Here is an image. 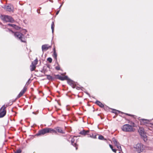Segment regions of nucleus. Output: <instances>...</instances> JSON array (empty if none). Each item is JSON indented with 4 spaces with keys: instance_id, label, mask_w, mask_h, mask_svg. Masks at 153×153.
Returning <instances> with one entry per match:
<instances>
[{
    "instance_id": "nucleus-10",
    "label": "nucleus",
    "mask_w": 153,
    "mask_h": 153,
    "mask_svg": "<svg viewBox=\"0 0 153 153\" xmlns=\"http://www.w3.org/2000/svg\"><path fill=\"white\" fill-rule=\"evenodd\" d=\"M112 141L114 143L117 148L119 151H120L122 150L121 146L119 143L117 141V140L114 138L112 139Z\"/></svg>"
},
{
    "instance_id": "nucleus-4",
    "label": "nucleus",
    "mask_w": 153,
    "mask_h": 153,
    "mask_svg": "<svg viewBox=\"0 0 153 153\" xmlns=\"http://www.w3.org/2000/svg\"><path fill=\"white\" fill-rule=\"evenodd\" d=\"M122 130L124 131L131 132L133 131V127L128 124L124 125L122 127Z\"/></svg>"
},
{
    "instance_id": "nucleus-15",
    "label": "nucleus",
    "mask_w": 153,
    "mask_h": 153,
    "mask_svg": "<svg viewBox=\"0 0 153 153\" xmlns=\"http://www.w3.org/2000/svg\"><path fill=\"white\" fill-rule=\"evenodd\" d=\"M6 10L8 11H11L13 10V7L10 5L7 6L6 7Z\"/></svg>"
},
{
    "instance_id": "nucleus-23",
    "label": "nucleus",
    "mask_w": 153,
    "mask_h": 153,
    "mask_svg": "<svg viewBox=\"0 0 153 153\" xmlns=\"http://www.w3.org/2000/svg\"><path fill=\"white\" fill-rule=\"evenodd\" d=\"M53 56L56 60L57 59V54L56 51H54V52H53Z\"/></svg>"
},
{
    "instance_id": "nucleus-18",
    "label": "nucleus",
    "mask_w": 153,
    "mask_h": 153,
    "mask_svg": "<svg viewBox=\"0 0 153 153\" xmlns=\"http://www.w3.org/2000/svg\"><path fill=\"white\" fill-rule=\"evenodd\" d=\"M7 25L8 26L13 27L16 29L18 30L19 28V27L18 26L14 24H9Z\"/></svg>"
},
{
    "instance_id": "nucleus-33",
    "label": "nucleus",
    "mask_w": 153,
    "mask_h": 153,
    "mask_svg": "<svg viewBox=\"0 0 153 153\" xmlns=\"http://www.w3.org/2000/svg\"><path fill=\"white\" fill-rule=\"evenodd\" d=\"M59 11H60V10H59L57 11V12L56 13V15H57L58 14Z\"/></svg>"
},
{
    "instance_id": "nucleus-13",
    "label": "nucleus",
    "mask_w": 153,
    "mask_h": 153,
    "mask_svg": "<svg viewBox=\"0 0 153 153\" xmlns=\"http://www.w3.org/2000/svg\"><path fill=\"white\" fill-rule=\"evenodd\" d=\"M26 89H27L25 87L24 88L23 90H22L20 92V93H19V94L18 96L17 97L18 98H19L20 97H21L23 95V94L25 93V91L26 90Z\"/></svg>"
},
{
    "instance_id": "nucleus-36",
    "label": "nucleus",
    "mask_w": 153,
    "mask_h": 153,
    "mask_svg": "<svg viewBox=\"0 0 153 153\" xmlns=\"http://www.w3.org/2000/svg\"><path fill=\"white\" fill-rule=\"evenodd\" d=\"M49 1L52 3L53 2V1L52 0H49Z\"/></svg>"
},
{
    "instance_id": "nucleus-8",
    "label": "nucleus",
    "mask_w": 153,
    "mask_h": 153,
    "mask_svg": "<svg viewBox=\"0 0 153 153\" xmlns=\"http://www.w3.org/2000/svg\"><path fill=\"white\" fill-rule=\"evenodd\" d=\"M38 62V60L36 59L32 62L31 65L30 66L31 71H33L36 68V65L37 64Z\"/></svg>"
},
{
    "instance_id": "nucleus-25",
    "label": "nucleus",
    "mask_w": 153,
    "mask_h": 153,
    "mask_svg": "<svg viewBox=\"0 0 153 153\" xmlns=\"http://www.w3.org/2000/svg\"><path fill=\"white\" fill-rule=\"evenodd\" d=\"M47 76V79L49 80H52L53 79L52 77L49 75H46Z\"/></svg>"
},
{
    "instance_id": "nucleus-35",
    "label": "nucleus",
    "mask_w": 153,
    "mask_h": 153,
    "mask_svg": "<svg viewBox=\"0 0 153 153\" xmlns=\"http://www.w3.org/2000/svg\"><path fill=\"white\" fill-rule=\"evenodd\" d=\"M8 30L9 31H11L12 33H14L13 32V31H12V30H10V29H8Z\"/></svg>"
},
{
    "instance_id": "nucleus-30",
    "label": "nucleus",
    "mask_w": 153,
    "mask_h": 153,
    "mask_svg": "<svg viewBox=\"0 0 153 153\" xmlns=\"http://www.w3.org/2000/svg\"><path fill=\"white\" fill-rule=\"evenodd\" d=\"M90 137H91L93 138H94V139L96 138V135H94V136H91V135H90Z\"/></svg>"
},
{
    "instance_id": "nucleus-1",
    "label": "nucleus",
    "mask_w": 153,
    "mask_h": 153,
    "mask_svg": "<svg viewBox=\"0 0 153 153\" xmlns=\"http://www.w3.org/2000/svg\"><path fill=\"white\" fill-rule=\"evenodd\" d=\"M56 133V132L54 130L50 128H44L39 131V132L36 134L37 136L44 135L47 133Z\"/></svg>"
},
{
    "instance_id": "nucleus-6",
    "label": "nucleus",
    "mask_w": 153,
    "mask_h": 153,
    "mask_svg": "<svg viewBox=\"0 0 153 153\" xmlns=\"http://www.w3.org/2000/svg\"><path fill=\"white\" fill-rule=\"evenodd\" d=\"M138 153H140L143 150V145L141 143H137L134 147Z\"/></svg>"
},
{
    "instance_id": "nucleus-40",
    "label": "nucleus",
    "mask_w": 153,
    "mask_h": 153,
    "mask_svg": "<svg viewBox=\"0 0 153 153\" xmlns=\"http://www.w3.org/2000/svg\"><path fill=\"white\" fill-rule=\"evenodd\" d=\"M119 153H120V152H119Z\"/></svg>"
},
{
    "instance_id": "nucleus-38",
    "label": "nucleus",
    "mask_w": 153,
    "mask_h": 153,
    "mask_svg": "<svg viewBox=\"0 0 153 153\" xmlns=\"http://www.w3.org/2000/svg\"><path fill=\"white\" fill-rule=\"evenodd\" d=\"M53 52H54V51H56L55 48H53Z\"/></svg>"
},
{
    "instance_id": "nucleus-39",
    "label": "nucleus",
    "mask_w": 153,
    "mask_h": 153,
    "mask_svg": "<svg viewBox=\"0 0 153 153\" xmlns=\"http://www.w3.org/2000/svg\"><path fill=\"white\" fill-rule=\"evenodd\" d=\"M62 4H61V5H60V7H59V8H60L61 7V6H62Z\"/></svg>"
},
{
    "instance_id": "nucleus-27",
    "label": "nucleus",
    "mask_w": 153,
    "mask_h": 153,
    "mask_svg": "<svg viewBox=\"0 0 153 153\" xmlns=\"http://www.w3.org/2000/svg\"><path fill=\"white\" fill-rule=\"evenodd\" d=\"M55 69L57 70H59L60 69V67L59 65L55 67Z\"/></svg>"
},
{
    "instance_id": "nucleus-19",
    "label": "nucleus",
    "mask_w": 153,
    "mask_h": 153,
    "mask_svg": "<svg viewBox=\"0 0 153 153\" xmlns=\"http://www.w3.org/2000/svg\"><path fill=\"white\" fill-rule=\"evenodd\" d=\"M96 103L100 107L103 108L104 107L103 105L99 101H97L96 102Z\"/></svg>"
},
{
    "instance_id": "nucleus-7",
    "label": "nucleus",
    "mask_w": 153,
    "mask_h": 153,
    "mask_svg": "<svg viewBox=\"0 0 153 153\" xmlns=\"http://www.w3.org/2000/svg\"><path fill=\"white\" fill-rule=\"evenodd\" d=\"M6 107L5 105H3L0 109V118L4 117L6 114L5 110Z\"/></svg>"
},
{
    "instance_id": "nucleus-12",
    "label": "nucleus",
    "mask_w": 153,
    "mask_h": 153,
    "mask_svg": "<svg viewBox=\"0 0 153 153\" xmlns=\"http://www.w3.org/2000/svg\"><path fill=\"white\" fill-rule=\"evenodd\" d=\"M51 47V46H48V45L46 44L42 46V50L43 52L44 51H45L48 50L49 48Z\"/></svg>"
},
{
    "instance_id": "nucleus-24",
    "label": "nucleus",
    "mask_w": 153,
    "mask_h": 153,
    "mask_svg": "<svg viewBox=\"0 0 153 153\" xmlns=\"http://www.w3.org/2000/svg\"><path fill=\"white\" fill-rule=\"evenodd\" d=\"M98 139L100 140H106V139L104 138L103 136H102L100 135H99L98 137Z\"/></svg>"
},
{
    "instance_id": "nucleus-17",
    "label": "nucleus",
    "mask_w": 153,
    "mask_h": 153,
    "mask_svg": "<svg viewBox=\"0 0 153 153\" xmlns=\"http://www.w3.org/2000/svg\"><path fill=\"white\" fill-rule=\"evenodd\" d=\"M89 131H85V130H83L82 131H81L79 134H81L84 135H86L87 134V133L89 132Z\"/></svg>"
},
{
    "instance_id": "nucleus-16",
    "label": "nucleus",
    "mask_w": 153,
    "mask_h": 153,
    "mask_svg": "<svg viewBox=\"0 0 153 153\" xmlns=\"http://www.w3.org/2000/svg\"><path fill=\"white\" fill-rule=\"evenodd\" d=\"M55 129L58 131L59 133L63 134L64 133V131H62V128L60 127H57L55 128Z\"/></svg>"
},
{
    "instance_id": "nucleus-2",
    "label": "nucleus",
    "mask_w": 153,
    "mask_h": 153,
    "mask_svg": "<svg viewBox=\"0 0 153 153\" xmlns=\"http://www.w3.org/2000/svg\"><path fill=\"white\" fill-rule=\"evenodd\" d=\"M15 37L20 40L22 42H25L26 41V39L25 36L22 33L17 32L14 33Z\"/></svg>"
},
{
    "instance_id": "nucleus-11",
    "label": "nucleus",
    "mask_w": 153,
    "mask_h": 153,
    "mask_svg": "<svg viewBox=\"0 0 153 153\" xmlns=\"http://www.w3.org/2000/svg\"><path fill=\"white\" fill-rule=\"evenodd\" d=\"M76 137H74L73 138H71V144L74 146L76 147V149H77V147H76V141H75L76 139Z\"/></svg>"
},
{
    "instance_id": "nucleus-14",
    "label": "nucleus",
    "mask_w": 153,
    "mask_h": 153,
    "mask_svg": "<svg viewBox=\"0 0 153 153\" xmlns=\"http://www.w3.org/2000/svg\"><path fill=\"white\" fill-rule=\"evenodd\" d=\"M58 76V78L61 80H65L68 79V76H62L59 75H57Z\"/></svg>"
},
{
    "instance_id": "nucleus-22",
    "label": "nucleus",
    "mask_w": 153,
    "mask_h": 153,
    "mask_svg": "<svg viewBox=\"0 0 153 153\" xmlns=\"http://www.w3.org/2000/svg\"><path fill=\"white\" fill-rule=\"evenodd\" d=\"M67 80H68V82L69 85H71L73 84V81L72 80L68 79V77Z\"/></svg>"
},
{
    "instance_id": "nucleus-9",
    "label": "nucleus",
    "mask_w": 153,
    "mask_h": 153,
    "mask_svg": "<svg viewBox=\"0 0 153 153\" xmlns=\"http://www.w3.org/2000/svg\"><path fill=\"white\" fill-rule=\"evenodd\" d=\"M140 122L141 125H145L147 126L150 123V121L146 119H141L140 120Z\"/></svg>"
},
{
    "instance_id": "nucleus-20",
    "label": "nucleus",
    "mask_w": 153,
    "mask_h": 153,
    "mask_svg": "<svg viewBox=\"0 0 153 153\" xmlns=\"http://www.w3.org/2000/svg\"><path fill=\"white\" fill-rule=\"evenodd\" d=\"M147 127H148V129L150 130H152L153 128V124L149 123Z\"/></svg>"
},
{
    "instance_id": "nucleus-37",
    "label": "nucleus",
    "mask_w": 153,
    "mask_h": 153,
    "mask_svg": "<svg viewBox=\"0 0 153 153\" xmlns=\"http://www.w3.org/2000/svg\"><path fill=\"white\" fill-rule=\"evenodd\" d=\"M29 80H30V79H29V80H28V81L26 83V84H28V83L29 82Z\"/></svg>"
},
{
    "instance_id": "nucleus-21",
    "label": "nucleus",
    "mask_w": 153,
    "mask_h": 153,
    "mask_svg": "<svg viewBox=\"0 0 153 153\" xmlns=\"http://www.w3.org/2000/svg\"><path fill=\"white\" fill-rule=\"evenodd\" d=\"M54 22H53L52 23L51 25V28L52 31V33H53L54 31Z\"/></svg>"
},
{
    "instance_id": "nucleus-31",
    "label": "nucleus",
    "mask_w": 153,
    "mask_h": 153,
    "mask_svg": "<svg viewBox=\"0 0 153 153\" xmlns=\"http://www.w3.org/2000/svg\"><path fill=\"white\" fill-rule=\"evenodd\" d=\"M112 150L113 152H116V150L115 149H113V148L112 149Z\"/></svg>"
},
{
    "instance_id": "nucleus-5",
    "label": "nucleus",
    "mask_w": 153,
    "mask_h": 153,
    "mask_svg": "<svg viewBox=\"0 0 153 153\" xmlns=\"http://www.w3.org/2000/svg\"><path fill=\"white\" fill-rule=\"evenodd\" d=\"M138 131L144 141H146L147 139V136L146 135L144 132V128L142 127H140L138 130Z\"/></svg>"
},
{
    "instance_id": "nucleus-26",
    "label": "nucleus",
    "mask_w": 153,
    "mask_h": 153,
    "mask_svg": "<svg viewBox=\"0 0 153 153\" xmlns=\"http://www.w3.org/2000/svg\"><path fill=\"white\" fill-rule=\"evenodd\" d=\"M47 60L50 63H51L52 62V60L51 58L49 57L47 59Z\"/></svg>"
},
{
    "instance_id": "nucleus-3",
    "label": "nucleus",
    "mask_w": 153,
    "mask_h": 153,
    "mask_svg": "<svg viewBox=\"0 0 153 153\" xmlns=\"http://www.w3.org/2000/svg\"><path fill=\"white\" fill-rule=\"evenodd\" d=\"M0 18L3 22H12L14 21L13 19L11 16L7 15H1L0 16Z\"/></svg>"
},
{
    "instance_id": "nucleus-28",
    "label": "nucleus",
    "mask_w": 153,
    "mask_h": 153,
    "mask_svg": "<svg viewBox=\"0 0 153 153\" xmlns=\"http://www.w3.org/2000/svg\"><path fill=\"white\" fill-rule=\"evenodd\" d=\"M22 152V150L20 149L17 150L15 153H21Z\"/></svg>"
},
{
    "instance_id": "nucleus-29",
    "label": "nucleus",
    "mask_w": 153,
    "mask_h": 153,
    "mask_svg": "<svg viewBox=\"0 0 153 153\" xmlns=\"http://www.w3.org/2000/svg\"><path fill=\"white\" fill-rule=\"evenodd\" d=\"M117 112H119L120 111H117L116 110H114L113 111V112L116 114L117 113Z\"/></svg>"
},
{
    "instance_id": "nucleus-34",
    "label": "nucleus",
    "mask_w": 153,
    "mask_h": 153,
    "mask_svg": "<svg viewBox=\"0 0 153 153\" xmlns=\"http://www.w3.org/2000/svg\"><path fill=\"white\" fill-rule=\"evenodd\" d=\"M6 6H4L3 7H2L4 8V9H6Z\"/></svg>"
},
{
    "instance_id": "nucleus-32",
    "label": "nucleus",
    "mask_w": 153,
    "mask_h": 153,
    "mask_svg": "<svg viewBox=\"0 0 153 153\" xmlns=\"http://www.w3.org/2000/svg\"><path fill=\"white\" fill-rule=\"evenodd\" d=\"M109 146L110 148L111 149L113 148V146L109 144Z\"/></svg>"
}]
</instances>
